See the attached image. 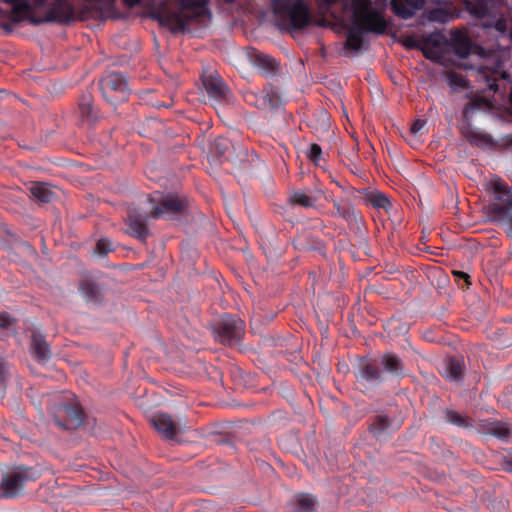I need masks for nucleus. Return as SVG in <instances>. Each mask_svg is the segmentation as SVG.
<instances>
[{"instance_id": "ea45409f", "label": "nucleus", "mask_w": 512, "mask_h": 512, "mask_svg": "<svg viewBox=\"0 0 512 512\" xmlns=\"http://www.w3.org/2000/svg\"><path fill=\"white\" fill-rule=\"evenodd\" d=\"M306 156L310 161H312L315 164H318L319 161L322 159L321 147L316 143L311 144L306 153Z\"/></svg>"}, {"instance_id": "4468645a", "label": "nucleus", "mask_w": 512, "mask_h": 512, "mask_svg": "<svg viewBox=\"0 0 512 512\" xmlns=\"http://www.w3.org/2000/svg\"><path fill=\"white\" fill-rule=\"evenodd\" d=\"M146 215H142L137 211H130L126 219L128 226L127 233L141 242H146L150 232L147 226Z\"/></svg>"}, {"instance_id": "dca6fc26", "label": "nucleus", "mask_w": 512, "mask_h": 512, "mask_svg": "<svg viewBox=\"0 0 512 512\" xmlns=\"http://www.w3.org/2000/svg\"><path fill=\"white\" fill-rule=\"evenodd\" d=\"M357 379L371 385H379L384 381L385 377L379 362H364L359 367Z\"/></svg>"}, {"instance_id": "de8ad7c7", "label": "nucleus", "mask_w": 512, "mask_h": 512, "mask_svg": "<svg viewBox=\"0 0 512 512\" xmlns=\"http://www.w3.org/2000/svg\"><path fill=\"white\" fill-rule=\"evenodd\" d=\"M426 124V121L425 120H422V119H417L415 120L412 125H411V128H410V131L412 134H416L418 133Z\"/></svg>"}, {"instance_id": "e433bc0d", "label": "nucleus", "mask_w": 512, "mask_h": 512, "mask_svg": "<svg viewBox=\"0 0 512 512\" xmlns=\"http://www.w3.org/2000/svg\"><path fill=\"white\" fill-rule=\"evenodd\" d=\"M244 100L248 105L254 106L259 110L265 108V102L262 98L261 90L259 92H247L244 95Z\"/></svg>"}, {"instance_id": "423d86ee", "label": "nucleus", "mask_w": 512, "mask_h": 512, "mask_svg": "<svg viewBox=\"0 0 512 512\" xmlns=\"http://www.w3.org/2000/svg\"><path fill=\"white\" fill-rule=\"evenodd\" d=\"M54 423L63 430L76 429L84 421V412L78 402H55L49 409Z\"/></svg>"}, {"instance_id": "72a5a7b5", "label": "nucleus", "mask_w": 512, "mask_h": 512, "mask_svg": "<svg viewBox=\"0 0 512 512\" xmlns=\"http://www.w3.org/2000/svg\"><path fill=\"white\" fill-rule=\"evenodd\" d=\"M466 7L469 13L477 18H484L489 14L488 5L482 0H470Z\"/></svg>"}, {"instance_id": "864d4df0", "label": "nucleus", "mask_w": 512, "mask_h": 512, "mask_svg": "<svg viewBox=\"0 0 512 512\" xmlns=\"http://www.w3.org/2000/svg\"><path fill=\"white\" fill-rule=\"evenodd\" d=\"M325 2V4H327L328 6H331L335 3L338 2V0H323Z\"/></svg>"}, {"instance_id": "1a4fd4ad", "label": "nucleus", "mask_w": 512, "mask_h": 512, "mask_svg": "<svg viewBox=\"0 0 512 512\" xmlns=\"http://www.w3.org/2000/svg\"><path fill=\"white\" fill-rule=\"evenodd\" d=\"M202 83L210 99L217 102H223L227 99L230 90L216 71H206L202 75Z\"/></svg>"}, {"instance_id": "9d476101", "label": "nucleus", "mask_w": 512, "mask_h": 512, "mask_svg": "<svg viewBox=\"0 0 512 512\" xmlns=\"http://www.w3.org/2000/svg\"><path fill=\"white\" fill-rule=\"evenodd\" d=\"M400 426L401 423L395 421L390 416L378 414L371 417L368 430L377 440H382L396 432Z\"/></svg>"}, {"instance_id": "412c9836", "label": "nucleus", "mask_w": 512, "mask_h": 512, "mask_svg": "<svg viewBox=\"0 0 512 512\" xmlns=\"http://www.w3.org/2000/svg\"><path fill=\"white\" fill-rule=\"evenodd\" d=\"M318 500L315 495L299 492L292 496L288 505L294 512H314Z\"/></svg>"}, {"instance_id": "2eb2a0df", "label": "nucleus", "mask_w": 512, "mask_h": 512, "mask_svg": "<svg viewBox=\"0 0 512 512\" xmlns=\"http://www.w3.org/2000/svg\"><path fill=\"white\" fill-rule=\"evenodd\" d=\"M378 362L384 376L387 374L392 378H403L406 375L403 360L393 352L383 354Z\"/></svg>"}, {"instance_id": "9b49d317", "label": "nucleus", "mask_w": 512, "mask_h": 512, "mask_svg": "<svg viewBox=\"0 0 512 512\" xmlns=\"http://www.w3.org/2000/svg\"><path fill=\"white\" fill-rule=\"evenodd\" d=\"M479 75L485 80L488 88L497 93L506 91V85L512 83L511 75L497 65L494 69L480 68Z\"/></svg>"}, {"instance_id": "4be33fe9", "label": "nucleus", "mask_w": 512, "mask_h": 512, "mask_svg": "<svg viewBox=\"0 0 512 512\" xmlns=\"http://www.w3.org/2000/svg\"><path fill=\"white\" fill-rule=\"evenodd\" d=\"M261 93L265 102V108H262L263 111H277L284 106L283 97L277 87L272 85L265 86Z\"/></svg>"}, {"instance_id": "f704fd0d", "label": "nucleus", "mask_w": 512, "mask_h": 512, "mask_svg": "<svg viewBox=\"0 0 512 512\" xmlns=\"http://www.w3.org/2000/svg\"><path fill=\"white\" fill-rule=\"evenodd\" d=\"M230 148V141L224 137L216 138L210 146V153L213 157H223Z\"/></svg>"}, {"instance_id": "7c9ffc66", "label": "nucleus", "mask_w": 512, "mask_h": 512, "mask_svg": "<svg viewBox=\"0 0 512 512\" xmlns=\"http://www.w3.org/2000/svg\"><path fill=\"white\" fill-rule=\"evenodd\" d=\"M363 34L365 33L352 24L347 34L345 48L358 52L363 46Z\"/></svg>"}, {"instance_id": "bb28decb", "label": "nucleus", "mask_w": 512, "mask_h": 512, "mask_svg": "<svg viewBox=\"0 0 512 512\" xmlns=\"http://www.w3.org/2000/svg\"><path fill=\"white\" fill-rule=\"evenodd\" d=\"M5 3L12 5L11 19L13 22H21L25 20L31 13L29 0H3Z\"/></svg>"}, {"instance_id": "6e6552de", "label": "nucleus", "mask_w": 512, "mask_h": 512, "mask_svg": "<svg viewBox=\"0 0 512 512\" xmlns=\"http://www.w3.org/2000/svg\"><path fill=\"white\" fill-rule=\"evenodd\" d=\"M150 201L156 203L150 212L152 218L172 219L181 214L186 208L185 199L174 194H168L160 198L151 197Z\"/></svg>"}, {"instance_id": "b1692460", "label": "nucleus", "mask_w": 512, "mask_h": 512, "mask_svg": "<svg viewBox=\"0 0 512 512\" xmlns=\"http://www.w3.org/2000/svg\"><path fill=\"white\" fill-rule=\"evenodd\" d=\"M79 291L86 301L100 303L103 299L102 289L99 284L91 279L81 281Z\"/></svg>"}, {"instance_id": "f8f14e48", "label": "nucleus", "mask_w": 512, "mask_h": 512, "mask_svg": "<svg viewBox=\"0 0 512 512\" xmlns=\"http://www.w3.org/2000/svg\"><path fill=\"white\" fill-rule=\"evenodd\" d=\"M78 117L82 125L91 127L99 120V110L94 106L91 93L84 92L78 101Z\"/></svg>"}, {"instance_id": "7ed1b4c3", "label": "nucleus", "mask_w": 512, "mask_h": 512, "mask_svg": "<svg viewBox=\"0 0 512 512\" xmlns=\"http://www.w3.org/2000/svg\"><path fill=\"white\" fill-rule=\"evenodd\" d=\"M352 24L366 33L382 35L388 28L384 12L372 0H351Z\"/></svg>"}, {"instance_id": "5fc2aeb1", "label": "nucleus", "mask_w": 512, "mask_h": 512, "mask_svg": "<svg viewBox=\"0 0 512 512\" xmlns=\"http://www.w3.org/2000/svg\"><path fill=\"white\" fill-rule=\"evenodd\" d=\"M31 23H33V24H38V23H40V21H39V20H37V19H31Z\"/></svg>"}, {"instance_id": "c85d7f7f", "label": "nucleus", "mask_w": 512, "mask_h": 512, "mask_svg": "<svg viewBox=\"0 0 512 512\" xmlns=\"http://www.w3.org/2000/svg\"><path fill=\"white\" fill-rule=\"evenodd\" d=\"M364 200L367 204L377 209L388 211L391 208V202L388 197L379 191L366 193Z\"/></svg>"}, {"instance_id": "37998d69", "label": "nucleus", "mask_w": 512, "mask_h": 512, "mask_svg": "<svg viewBox=\"0 0 512 512\" xmlns=\"http://www.w3.org/2000/svg\"><path fill=\"white\" fill-rule=\"evenodd\" d=\"M10 376L11 372L9 363L0 359V386H3Z\"/></svg>"}, {"instance_id": "20e7f679", "label": "nucleus", "mask_w": 512, "mask_h": 512, "mask_svg": "<svg viewBox=\"0 0 512 512\" xmlns=\"http://www.w3.org/2000/svg\"><path fill=\"white\" fill-rule=\"evenodd\" d=\"M40 473L33 467L19 465L2 473L0 498L13 499L19 497L28 482L39 478Z\"/></svg>"}, {"instance_id": "ddd939ff", "label": "nucleus", "mask_w": 512, "mask_h": 512, "mask_svg": "<svg viewBox=\"0 0 512 512\" xmlns=\"http://www.w3.org/2000/svg\"><path fill=\"white\" fill-rule=\"evenodd\" d=\"M47 21L69 24L75 20L74 6L70 0H54L49 8Z\"/></svg>"}, {"instance_id": "c756f323", "label": "nucleus", "mask_w": 512, "mask_h": 512, "mask_svg": "<svg viewBox=\"0 0 512 512\" xmlns=\"http://www.w3.org/2000/svg\"><path fill=\"white\" fill-rule=\"evenodd\" d=\"M445 420L449 424H452L459 428L468 429L473 427L472 420L469 417L462 415L459 412L452 409L445 410Z\"/></svg>"}, {"instance_id": "c03bdc74", "label": "nucleus", "mask_w": 512, "mask_h": 512, "mask_svg": "<svg viewBox=\"0 0 512 512\" xmlns=\"http://www.w3.org/2000/svg\"><path fill=\"white\" fill-rule=\"evenodd\" d=\"M405 45L409 48H417V49H420L423 53V55L425 56V58L427 59H432L433 56H432V52L430 50H428L426 47H421L417 41L413 38H407L406 41H405Z\"/></svg>"}, {"instance_id": "a18cd8bd", "label": "nucleus", "mask_w": 512, "mask_h": 512, "mask_svg": "<svg viewBox=\"0 0 512 512\" xmlns=\"http://www.w3.org/2000/svg\"><path fill=\"white\" fill-rule=\"evenodd\" d=\"M110 250V242L107 239L98 240L96 244V252L99 255H106Z\"/></svg>"}, {"instance_id": "aec40b11", "label": "nucleus", "mask_w": 512, "mask_h": 512, "mask_svg": "<svg viewBox=\"0 0 512 512\" xmlns=\"http://www.w3.org/2000/svg\"><path fill=\"white\" fill-rule=\"evenodd\" d=\"M153 427L166 439H173L177 434V425L165 413H156L151 418Z\"/></svg>"}, {"instance_id": "5701e85b", "label": "nucleus", "mask_w": 512, "mask_h": 512, "mask_svg": "<svg viewBox=\"0 0 512 512\" xmlns=\"http://www.w3.org/2000/svg\"><path fill=\"white\" fill-rule=\"evenodd\" d=\"M320 195L321 190H295L291 193L289 201L292 205H298L304 208H314L315 203L320 198Z\"/></svg>"}, {"instance_id": "c9c22d12", "label": "nucleus", "mask_w": 512, "mask_h": 512, "mask_svg": "<svg viewBox=\"0 0 512 512\" xmlns=\"http://www.w3.org/2000/svg\"><path fill=\"white\" fill-rule=\"evenodd\" d=\"M491 436L501 441H508L512 437V425L498 421Z\"/></svg>"}, {"instance_id": "4c0bfd02", "label": "nucleus", "mask_w": 512, "mask_h": 512, "mask_svg": "<svg viewBox=\"0 0 512 512\" xmlns=\"http://www.w3.org/2000/svg\"><path fill=\"white\" fill-rule=\"evenodd\" d=\"M166 22L174 32L184 31L186 28V21L180 14H172L166 18Z\"/></svg>"}, {"instance_id": "473e14b6", "label": "nucleus", "mask_w": 512, "mask_h": 512, "mask_svg": "<svg viewBox=\"0 0 512 512\" xmlns=\"http://www.w3.org/2000/svg\"><path fill=\"white\" fill-rule=\"evenodd\" d=\"M30 193L42 203L50 202L54 195L45 183H34L30 188Z\"/></svg>"}, {"instance_id": "3c124183", "label": "nucleus", "mask_w": 512, "mask_h": 512, "mask_svg": "<svg viewBox=\"0 0 512 512\" xmlns=\"http://www.w3.org/2000/svg\"><path fill=\"white\" fill-rule=\"evenodd\" d=\"M321 116H322V125L326 129L329 126V117H328L327 113H325V112H323Z\"/></svg>"}, {"instance_id": "cd10ccee", "label": "nucleus", "mask_w": 512, "mask_h": 512, "mask_svg": "<svg viewBox=\"0 0 512 512\" xmlns=\"http://www.w3.org/2000/svg\"><path fill=\"white\" fill-rule=\"evenodd\" d=\"M451 46L454 53L464 59L470 55L472 44L467 36L457 32L452 36Z\"/></svg>"}, {"instance_id": "a211bd4d", "label": "nucleus", "mask_w": 512, "mask_h": 512, "mask_svg": "<svg viewBox=\"0 0 512 512\" xmlns=\"http://www.w3.org/2000/svg\"><path fill=\"white\" fill-rule=\"evenodd\" d=\"M423 5L424 0H392L391 10L397 17L407 20L412 18Z\"/></svg>"}, {"instance_id": "8fccbe9b", "label": "nucleus", "mask_w": 512, "mask_h": 512, "mask_svg": "<svg viewBox=\"0 0 512 512\" xmlns=\"http://www.w3.org/2000/svg\"><path fill=\"white\" fill-rule=\"evenodd\" d=\"M453 275L458 279V280H464L465 283L467 285L470 284L469 282V275L463 271H453Z\"/></svg>"}, {"instance_id": "39448f33", "label": "nucleus", "mask_w": 512, "mask_h": 512, "mask_svg": "<svg viewBox=\"0 0 512 512\" xmlns=\"http://www.w3.org/2000/svg\"><path fill=\"white\" fill-rule=\"evenodd\" d=\"M212 333L221 344L237 345L245 334V323L237 316L224 314L212 325Z\"/></svg>"}, {"instance_id": "f03ea898", "label": "nucleus", "mask_w": 512, "mask_h": 512, "mask_svg": "<svg viewBox=\"0 0 512 512\" xmlns=\"http://www.w3.org/2000/svg\"><path fill=\"white\" fill-rule=\"evenodd\" d=\"M273 11L289 31H300L312 23V14L305 0H271Z\"/></svg>"}, {"instance_id": "2f4dec72", "label": "nucleus", "mask_w": 512, "mask_h": 512, "mask_svg": "<svg viewBox=\"0 0 512 512\" xmlns=\"http://www.w3.org/2000/svg\"><path fill=\"white\" fill-rule=\"evenodd\" d=\"M464 363L459 357H451L447 364V376L453 381H459L463 377Z\"/></svg>"}, {"instance_id": "49530a36", "label": "nucleus", "mask_w": 512, "mask_h": 512, "mask_svg": "<svg viewBox=\"0 0 512 512\" xmlns=\"http://www.w3.org/2000/svg\"><path fill=\"white\" fill-rule=\"evenodd\" d=\"M503 466L506 471L512 472V448L504 455Z\"/></svg>"}, {"instance_id": "0eeeda50", "label": "nucleus", "mask_w": 512, "mask_h": 512, "mask_svg": "<svg viewBox=\"0 0 512 512\" xmlns=\"http://www.w3.org/2000/svg\"><path fill=\"white\" fill-rule=\"evenodd\" d=\"M103 98L111 105L128 100V83L125 76L119 72L106 73L98 83Z\"/></svg>"}, {"instance_id": "6ab92c4d", "label": "nucleus", "mask_w": 512, "mask_h": 512, "mask_svg": "<svg viewBox=\"0 0 512 512\" xmlns=\"http://www.w3.org/2000/svg\"><path fill=\"white\" fill-rule=\"evenodd\" d=\"M332 204L336 210L332 213V216L341 217L347 223H358L361 219V213L354 207L349 199H342L340 201L332 199Z\"/></svg>"}, {"instance_id": "58836bf2", "label": "nucleus", "mask_w": 512, "mask_h": 512, "mask_svg": "<svg viewBox=\"0 0 512 512\" xmlns=\"http://www.w3.org/2000/svg\"><path fill=\"white\" fill-rule=\"evenodd\" d=\"M498 420H490V419H482L476 425V429L478 432L492 435L494 427L497 426Z\"/></svg>"}, {"instance_id": "a19ab883", "label": "nucleus", "mask_w": 512, "mask_h": 512, "mask_svg": "<svg viewBox=\"0 0 512 512\" xmlns=\"http://www.w3.org/2000/svg\"><path fill=\"white\" fill-rule=\"evenodd\" d=\"M466 138L472 144L479 143H489L491 141V137L486 134H480L478 132L470 131L466 134Z\"/></svg>"}, {"instance_id": "09e8293b", "label": "nucleus", "mask_w": 512, "mask_h": 512, "mask_svg": "<svg viewBox=\"0 0 512 512\" xmlns=\"http://www.w3.org/2000/svg\"><path fill=\"white\" fill-rule=\"evenodd\" d=\"M11 325V317L6 314H0V327L7 328Z\"/></svg>"}, {"instance_id": "f257e3e1", "label": "nucleus", "mask_w": 512, "mask_h": 512, "mask_svg": "<svg viewBox=\"0 0 512 512\" xmlns=\"http://www.w3.org/2000/svg\"><path fill=\"white\" fill-rule=\"evenodd\" d=\"M486 190L491 196L487 206L490 221L504 227L512 240V188L502 178L493 176L486 183Z\"/></svg>"}, {"instance_id": "a878e982", "label": "nucleus", "mask_w": 512, "mask_h": 512, "mask_svg": "<svg viewBox=\"0 0 512 512\" xmlns=\"http://www.w3.org/2000/svg\"><path fill=\"white\" fill-rule=\"evenodd\" d=\"M181 13L188 18H197L206 11L208 0H177Z\"/></svg>"}, {"instance_id": "603ef678", "label": "nucleus", "mask_w": 512, "mask_h": 512, "mask_svg": "<svg viewBox=\"0 0 512 512\" xmlns=\"http://www.w3.org/2000/svg\"><path fill=\"white\" fill-rule=\"evenodd\" d=\"M125 4H127L130 7H133L140 3L141 0H123Z\"/></svg>"}, {"instance_id": "6e6d98bb", "label": "nucleus", "mask_w": 512, "mask_h": 512, "mask_svg": "<svg viewBox=\"0 0 512 512\" xmlns=\"http://www.w3.org/2000/svg\"><path fill=\"white\" fill-rule=\"evenodd\" d=\"M326 199L332 203V199H334V198L333 197H326Z\"/></svg>"}, {"instance_id": "79ce46f5", "label": "nucleus", "mask_w": 512, "mask_h": 512, "mask_svg": "<svg viewBox=\"0 0 512 512\" xmlns=\"http://www.w3.org/2000/svg\"><path fill=\"white\" fill-rule=\"evenodd\" d=\"M422 43L432 47H439L441 45V35L439 33H430L422 36Z\"/></svg>"}, {"instance_id": "393cba45", "label": "nucleus", "mask_w": 512, "mask_h": 512, "mask_svg": "<svg viewBox=\"0 0 512 512\" xmlns=\"http://www.w3.org/2000/svg\"><path fill=\"white\" fill-rule=\"evenodd\" d=\"M251 62L265 73H273L279 68V64L272 56L254 50L250 54Z\"/></svg>"}, {"instance_id": "f3484780", "label": "nucleus", "mask_w": 512, "mask_h": 512, "mask_svg": "<svg viewBox=\"0 0 512 512\" xmlns=\"http://www.w3.org/2000/svg\"><path fill=\"white\" fill-rule=\"evenodd\" d=\"M30 349L34 359L41 364L47 363L51 357L49 344L44 335L34 331L31 335Z\"/></svg>"}]
</instances>
